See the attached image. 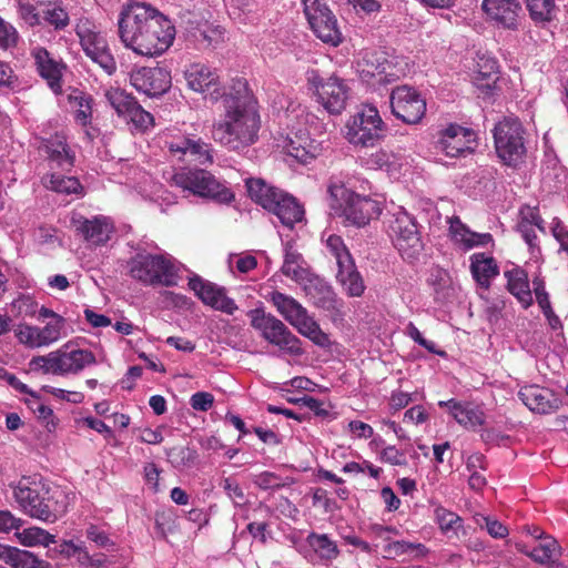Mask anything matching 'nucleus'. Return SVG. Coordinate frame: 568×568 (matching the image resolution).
I'll return each mask as SVG.
<instances>
[{"instance_id":"obj_30","label":"nucleus","mask_w":568,"mask_h":568,"mask_svg":"<svg viewBox=\"0 0 568 568\" xmlns=\"http://www.w3.org/2000/svg\"><path fill=\"white\" fill-rule=\"evenodd\" d=\"M292 130L296 131L294 136H288V142L285 145L287 155L303 164H307L322 153L323 148L320 142L311 139L307 133L296 129L294 125H292Z\"/></svg>"},{"instance_id":"obj_6","label":"nucleus","mask_w":568,"mask_h":568,"mask_svg":"<svg viewBox=\"0 0 568 568\" xmlns=\"http://www.w3.org/2000/svg\"><path fill=\"white\" fill-rule=\"evenodd\" d=\"M169 154L182 162H195L211 165L214 162V149L211 143L180 128L166 129L160 136Z\"/></svg>"},{"instance_id":"obj_60","label":"nucleus","mask_w":568,"mask_h":568,"mask_svg":"<svg viewBox=\"0 0 568 568\" xmlns=\"http://www.w3.org/2000/svg\"><path fill=\"white\" fill-rule=\"evenodd\" d=\"M18 11L20 18L30 27L37 26L40 22V17L37 12L36 6L30 0H19Z\"/></svg>"},{"instance_id":"obj_52","label":"nucleus","mask_w":568,"mask_h":568,"mask_svg":"<svg viewBox=\"0 0 568 568\" xmlns=\"http://www.w3.org/2000/svg\"><path fill=\"white\" fill-rule=\"evenodd\" d=\"M38 334L42 348L49 347L67 336V324L45 323L38 326Z\"/></svg>"},{"instance_id":"obj_56","label":"nucleus","mask_w":568,"mask_h":568,"mask_svg":"<svg viewBox=\"0 0 568 568\" xmlns=\"http://www.w3.org/2000/svg\"><path fill=\"white\" fill-rule=\"evenodd\" d=\"M124 120L140 132H145L154 125L153 115L145 111L138 102L131 108Z\"/></svg>"},{"instance_id":"obj_28","label":"nucleus","mask_w":568,"mask_h":568,"mask_svg":"<svg viewBox=\"0 0 568 568\" xmlns=\"http://www.w3.org/2000/svg\"><path fill=\"white\" fill-rule=\"evenodd\" d=\"M516 547L535 562L547 567L557 566L562 555L561 546L552 536L541 537L532 546L517 544Z\"/></svg>"},{"instance_id":"obj_37","label":"nucleus","mask_w":568,"mask_h":568,"mask_svg":"<svg viewBox=\"0 0 568 568\" xmlns=\"http://www.w3.org/2000/svg\"><path fill=\"white\" fill-rule=\"evenodd\" d=\"M544 221L539 215L536 206L523 205L519 210V220L517 224L518 232L521 234L525 242L534 247L536 245L535 229L545 232Z\"/></svg>"},{"instance_id":"obj_32","label":"nucleus","mask_w":568,"mask_h":568,"mask_svg":"<svg viewBox=\"0 0 568 568\" xmlns=\"http://www.w3.org/2000/svg\"><path fill=\"white\" fill-rule=\"evenodd\" d=\"M77 34L85 54L95 59L108 50L105 39L95 30V26L89 20H80L77 24Z\"/></svg>"},{"instance_id":"obj_49","label":"nucleus","mask_w":568,"mask_h":568,"mask_svg":"<svg viewBox=\"0 0 568 568\" xmlns=\"http://www.w3.org/2000/svg\"><path fill=\"white\" fill-rule=\"evenodd\" d=\"M104 97L116 114L123 119L130 112L131 108L138 102L135 98L119 88L106 89Z\"/></svg>"},{"instance_id":"obj_33","label":"nucleus","mask_w":568,"mask_h":568,"mask_svg":"<svg viewBox=\"0 0 568 568\" xmlns=\"http://www.w3.org/2000/svg\"><path fill=\"white\" fill-rule=\"evenodd\" d=\"M77 34L85 54L95 59L108 50L105 39L95 30V26L89 20H80L77 24Z\"/></svg>"},{"instance_id":"obj_63","label":"nucleus","mask_w":568,"mask_h":568,"mask_svg":"<svg viewBox=\"0 0 568 568\" xmlns=\"http://www.w3.org/2000/svg\"><path fill=\"white\" fill-rule=\"evenodd\" d=\"M253 483L264 490L275 489L284 486V484L282 483V478L271 471H263L258 475H255L253 478Z\"/></svg>"},{"instance_id":"obj_10","label":"nucleus","mask_w":568,"mask_h":568,"mask_svg":"<svg viewBox=\"0 0 568 568\" xmlns=\"http://www.w3.org/2000/svg\"><path fill=\"white\" fill-rule=\"evenodd\" d=\"M172 180L176 186L201 197L211 199L219 203H230L234 200V193L231 189L211 172L203 169L178 172Z\"/></svg>"},{"instance_id":"obj_50","label":"nucleus","mask_w":568,"mask_h":568,"mask_svg":"<svg viewBox=\"0 0 568 568\" xmlns=\"http://www.w3.org/2000/svg\"><path fill=\"white\" fill-rule=\"evenodd\" d=\"M16 536L20 544L27 547L49 546L55 542V537L40 527L26 528L17 531Z\"/></svg>"},{"instance_id":"obj_21","label":"nucleus","mask_w":568,"mask_h":568,"mask_svg":"<svg viewBox=\"0 0 568 568\" xmlns=\"http://www.w3.org/2000/svg\"><path fill=\"white\" fill-rule=\"evenodd\" d=\"M170 72L160 67L139 68L130 74L132 87L148 97H159L164 94L171 88Z\"/></svg>"},{"instance_id":"obj_29","label":"nucleus","mask_w":568,"mask_h":568,"mask_svg":"<svg viewBox=\"0 0 568 568\" xmlns=\"http://www.w3.org/2000/svg\"><path fill=\"white\" fill-rule=\"evenodd\" d=\"M449 235L456 246L464 251L475 247H487L494 244L490 233H477L471 231L458 216L448 220Z\"/></svg>"},{"instance_id":"obj_64","label":"nucleus","mask_w":568,"mask_h":568,"mask_svg":"<svg viewBox=\"0 0 568 568\" xmlns=\"http://www.w3.org/2000/svg\"><path fill=\"white\" fill-rule=\"evenodd\" d=\"M233 263L235 264L236 270L241 273H248L257 265L256 258L251 254H232L229 257L230 267H233Z\"/></svg>"},{"instance_id":"obj_41","label":"nucleus","mask_w":568,"mask_h":568,"mask_svg":"<svg viewBox=\"0 0 568 568\" xmlns=\"http://www.w3.org/2000/svg\"><path fill=\"white\" fill-rule=\"evenodd\" d=\"M306 542L317 559L325 564L332 562L339 555L336 542L326 534L311 532Z\"/></svg>"},{"instance_id":"obj_61","label":"nucleus","mask_w":568,"mask_h":568,"mask_svg":"<svg viewBox=\"0 0 568 568\" xmlns=\"http://www.w3.org/2000/svg\"><path fill=\"white\" fill-rule=\"evenodd\" d=\"M44 19L49 24L53 26L58 30L64 29L70 21L68 12L61 7L48 9L44 12Z\"/></svg>"},{"instance_id":"obj_46","label":"nucleus","mask_w":568,"mask_h":568,"mask_svg":"<svg viewBox=\"0 0 568 568\" xmlns=\"http://www.w3.org/2000/svg\"><path fill=\"white\" fill-rule=\"evenodd\" d=\"M428 284L433 287L435 300L444 302L450 298L455 288L449 274L443 268H434L428 277Z\"/></svg>"},{"instance_id":"obj_35","label":"nucleus","mask_w":568,"mask_h":568,"mask_svg":"<svg viewBox=\"0 0 568 568\" xmlns=\"http://www.w3.org/2000/svg\"><path fill=\"white\" fill-rule=\"evenodd\" d=\"M298 284L303 286L306 295L313 300L315 305L323 308L333 306L335 294L323 278L308 273L306 278L300 281Z\"/></svg>"},{"instance_id":"obj_51","label":"nucleus","mask_w":568,"mask_h":568,"mask_svg":"<svg viewBox=\"0 0 568 568\" xmlns=\"http://www.w3.org/2000/svg\"><path fill=\"white\" fill-rule=\"evenodd\" d=\"M224 34L222 27L207 22L200 24L194 32L195 39L206 48H214L224 42Z\"/></svg>"},{"instance_id":"obj_44","label":"nucleus","mask_w":568,"mask_h":568,"mask_svg":"<svg viewBox=\"0 0 568 568\" xmlns=\"http://www.w3.org/2000/svg\"><path fill=\"white\" fill-rule=\"evenodd\" d=\"M281 270L285 276L296 283L306 278V275L310 273L304 266L303 256L290 243L285 245L284 262Z\"/></svg>"},{"instance_id":"obj_12","label":"nucleus","mask_w":568,"mask_h":568,"mask_svg":"<svg viewBox=\"0 0 568 568\" xmlns=\"http://www.w3.org/2000/svg\"><path fill=\"white\" fill-rule=\"evenodd\" d=\"M495 148L507 165H516L526 153L524 128L516 118H504L494 129Z\"/></svg>"},{"instance_id":"obj_20","label":"nucleus","mask_w":568,"mask_h":568,"mask_svg":"<svg viewBox=\"0 0 568 568\" xmlns=\"http://www.w3.org/2000/svg\"><path fill=\"white\" fill-rule=\"evenodd\" d=\"M357 72L362 81L372 87L387 84L399 78L393 62L382 53H366L357 62Z\"/></svg>"},{"instance_id":"obj_54","label":"nucleus","mask_w":568,"mask_h":568,"mask_svg":"<svg viewBox=\"0 0 568 568\" xmlns=\"http://www.w3.org/2000/svg\"><path fill=\"white\" fill-rule=\"evenodd\" d=\"M168 460L175 468L192 467L197 459V454L190 447H173L166 452Z\"/></svg>"},{"instance_id":"obj_2","label":"nucleus","mask_w":568,"mask_h":568,"mask_svg":"<svg viewBox=\"0 0 568 568\" xmlns=\"http://www.w3.org/2000/svg\"><path fill=\"white\" fill-rule=\"evenodd\" d=\"M118 29L125 48L145 57L164 53L175 38L173 23L145 2H129L123 6Z\"/></svg>"},{"instance_id":"obj_7","label":"nucleus","mask_w":568,"mask_h":568,"mask_svg":"<svg viewBox=\"0 0 568 568\" xmlns=\"http://www.w3.org/2000/svg\"><path fill=\"white\" fill-rule=\"evenodd\" d=\"M268 300L275 306L277 312L292 325L300 334L310 338L314 344L326 347L329 345L328 335L325 334L316 321L308 315L307 310L295 298L274 291L270 293Z\"/></svg>"},{"instance_id":"obj_36","label":"nucleus","mask_w":568,"mask_h":568,"mask_svg":"<svg viewBox=\"0 0 568 568\" xmlns=\"http://www.w3.org/2000/svg\"><path fill=\"white\" fill-rule=\"evenodd\" d=\"M268 211L274 213L280 222L288 229H292L295 223L301 222L304 216V210L297 201L284 192Z\"/></svg>"},{"instance_id":"obj_48","label":"nucleus","mask_w":568,"mask_h":568,"mask_svg":"<svg viewBox=\"0 0 568 568\" xmlns=\"http://www.w3.org/2000/svg\"><path fill=\"white\" fill-rule=\"evenodd\" d=\"M69 103L77 123L88 125L92 119V98L83 92H75L69 95Z\"/></svg>"},{"instance_id":"obj_23","label":"nucleus","mask_w":568,"mask_h":568,"mask_svg":"<svg viewBox=\"0 0 568 568\" xmlns=\"http://www.w3.org/2000/svg\"><path fill=\"white\" fill-rule=\"evenodd\" d=\"M189 286L203 304L212 307L213 310L229 315H232L237 310V305L233 298L226 295L224 287L212 282L204 281L199 276L190 278Z\"/></svg>"},{"instance_id":"obj_38","label":"nucleus","mask_w":568,"mask_h":568,"mask_svg":"<svg viewBox=\"0 0 568 568\" xmlns=\"http://www.w3.org/2000/svg\"><path fill=\"white\" fill-rule=\"evenodd\" d=\"M470 271L475 281L486 288L491 278L499 273L495 260L485 253H475L470 256Z\"/></svg>"},{"instance_id":"obj_39","label":"nucleus","mask_w":568,"mask_h":568,"mask_svg":"<svg viewBox=\"0 0 568 568\" xmlns=\"http://www.w3.org/2000/svg\"><path fill=\"white\" fill-rule=\"evenodd\" d=\"M363 162L368 169L384 170L394 178L399 174L403 165L400 156L383 149L372 152L363 159Z\"/></svg>"},{"instance_id":"obj_31","label":"nucleus","mask_w":568,"mask_h":568,"mask_svg":"<svg viewBox=\"0 0 568 568\" xmlns=\"http://www.w3.org/2000/svg\"><path fill=\"white\" fill-rule=\"evenodd\" d=\"M438 405L447 408L454 419L465 428L476 429L485 423V414L478 406L455 399L440 400Z\"/></svg>"},{"instance_id":"obj_8","label":"nucleus","mask_w":568,"mask_h":568,"mask_svg":"<svg viewBox=\"0 0 568 568\" xmlns=\"http://www.w3.org/2000/svg\"><path fill=\"white\" fill-rule=\"evenodd\" d=\"M345 138L355 146H374L383 140L386 125L376 106L363 104L347 120Z\"/></svg>"},{"instance_id":"obj_3","label":"nucleus","mask_w":568,"mask_h":568,"mask_svg":"<svg viewBox=\"0 0 568 568\" xmlns=\"http://www.w3.org/2000/svg\"><path fill=\"white\" fill-rule=\"evenodd\" d=\"M328 195L331 210L347 224L363 227L381 214L377 201L354 193L342 182H331Z\"/></svg>"},{"instance_id":"obj_5","label":"nucleus","mask_w":568,"mask_h":568,"mask_svg":"<svg viewBox=\"0 0 568 568\" xmlns=\"http://www.w3.org/2000/svg\"><path fill=\"white\" fill-rule=\"evenodd\" d=\"M128 267L131 277L144 285L173 286L178 281L179 266L169 254L139 253Z\"/></svg>"},{"instance_id":"obj_24","label":"nucleus","mask_w":568,"mask_h":568,"mask_svg":"<svg viewBox=\"0 0 568 568\" xmlns=\"http://www.w3.org/2000/svg\"><path fill=\"white\" fill-rule=\"evenodd\" d=\"M37 148L52 166L70 171L74 165V152L69 146L65 135L61 132H57L49 138H40Z\"/></svg>"},{"instance_id":"obj_47","label":"nucleus","mask_w":568,"mask_h":568,"mask_svg":"<svg viewBox=\"0 0 568 568\" xmlns=\"http://www.w3.org/2000/svg\"><path fill=\"white\" fill-rule=\"evenodd\" d=\"M0 559L13 568H36V557L27 550H21L4 544H0Z\"/></svg>"},{"instance_id":"obj_57","label":"nucleus","mask_w":568,"mask_h":568,"mask_svg":"<svg viewBox=\"0 0 568 568\" xmlns=\"http://www.w3.org/2000/svg\"><path fill=\"white\" fill-rule=\"evenodd\" d=\"M325 244L329 254L336 260L337 266L354 260L339 235L329 234L325 240Z\"/></svg>"},{"instance_id":"obj_62","label":"nucleus","mask_w":568,"mask_h":568,"mask_svg":"<svg viewBox=\"0 0 568 568\" xmlns=\"http://www.w3.org/2000/svg\"><path fill=\"white\" fill-rule=\"evenodd\" d=\"M174 528V515L171 511H158L155 514L156 534L165 538Z\"/></svg>"},{"instance_id":"obj_19","label":"nucleus","mask_w":568,"mask_h":568,"mask_svg":"<svg viewBox=\"0 0 568 568\" xmlns=\"http://www.w3.org/2000/svg\"><path fill=\"white\" fill-rule=\"evenodd\" d=\"M71 225L78 235H81L85 242L94 246L105 245L115 231L113 221L105 215L87 219L81 214L73 213Z\"/></svg>"},{"instance_id":"obj_13","label":"nucleus","mask_w":568,"mask_h":568,"mask_svg":"<svg viewBox=\"0 0 568 568\" xmlns=\"http://www.w3.org/2000/svg\"><path fill=\"white\" fill-rule=\"evenodd\" d=\"M304 13L314 34L324 43L337 47L343 34L329 7L321 0H303Z\"/></svg>"},{"instance_id":"obj_18","label":"nucleus","mask_w":568,"mask_h":568,"mask_svg":"<svg viewBox=\"0 0 568 568\" xmlns=\"http://www.w3.org/2000/svg\"><path fill=\"white\" fill-rule=\"evenodd\" d=\"M73 498V493L67 488L47 483L40 505H38V508L33 511L36 519L45 523H55L67 514Z\"/></svg>"},{"instance_id":"obj_25","label":"nucleus","mask_w":568,"mask_h":568,"mask_svg":"<svg viewBox=\"0 0 568 568\" xmlns=\"http://www.w3.org/2000/svg\"><path fill=\"white\" fill-rule=\"evenodd\" d=\"M31 55L39 75L47 82L53 93L60 94L65 64L42 47L33 48Z\"/></svg>"},{"instance_id":"obj_53","label":"nucleus","mask_w":568,"mask_h":568,"mask_svg":"<svg viewBox=\"0 0 568 568\" xmlns=\"http://www.w3.org/2000/svg\"><path fill=\"white\" fill-rule=\"evenodd\" d=\"M434 515L439 529L446 535L450 532L457 535V530L462 528V518L442 506L435 508Z\"/></svg>"},{"instance_id":"obj_4","label":"nucleus","mask_w":568,"mask_h":568,"mask_svg":"<svg viewBox=\"0 0 568 568\" xmlns=\"http://www.w3.org/2000/svg\"><path fill=\"white\" fill-rule=\"evenodd\" d=\"M95 362V356L91 351L68 342L45 355L32 357L29 366L33 372L64 376L77 375L85 367L94 365Z\"/></svg>"},{"instance_id":"obj_22","label":"nucleus","mask_w":568,"mask_h":568,"mask_svg":"<svg viewBox=\"0 0 568 568\" xmlns=\"http://www.w3.org/2000/svg\"><path fill=\"white\" fill-rule=\"evenodd\" d=\"M481 9L493 24L517 30L523 14L519 0H483Z\"/></svg>"},{"instance_id":"obj_26","label":"nucleus","mask_w":568,"mask_h":568,"mask_svg":"<svg viewBox=\"0 0 568 568\" xmlns=\"http://www.w3.org/2000/svg\"><path fill=\"white\" fill-rule=\"evenodd\" d=\"M47 481L37 476L22 477L17 483L10 484L13 498L21 509L32 518H36L34 509L40 505L42 493Z\"/></svg>"},{"instance_id":"obj_11","label":"nucleus","mask_w":568,"mask_h":568,"mask_svg":"<svg viewBox=\"0 0 568 568\" xmlns=\"http://www.w3.org/2000/svg\"><path fill=\"white\" fill-rule=\"evenodd\" d=\"M389 235L400 255L408 261L415 260L424 248L416 219L399 209L389 221Z\"/></svg>"},{"instance_id":"obj_59","label":"nucleus","mask_w":568,"mask_h":568,"mask_svg":"<svg viewBox=\"0 0 568 568\" xmlns=\"http://www.w3.org/2000/svg\"><path fill=\"white\" fill-rule=\"evenodd\" d=\"M60 554L73 559L77 564L81 560H88L89 552L83 546V541L65 540L60 545Z\"/></svg>"},{"instance_id":"obj_45","label":"nucleus","mask_w":568,"mask_h":568,"mask_svg":"<svg viewBox=\"0 0 568 568\" xmlns=\"http://www.w3.org/2000/svg\"><path fill=\"white\" fill-rule=\"evenodd\" d=\"M42 183L47 189L58 193L83 195V186L73 176H62L53 173L44 176Z\"/></svg>"},{"instance_id":"obj_15","label":"nucleus","mask_w":568,"mask_h":568,"mask_svg":"<svg viewBox=\"0 0 568 568\" xmlns=\"http://www.w3.org/2000/svg\"><path fill=\"white\" fill-rule=\"evenodd\" d=\"M389 100L393 114L407 124H416L425 115L426 101L412 87L400 85L393 89Z\"/></svg>"},{"instance_id":"obj_1","label":"nucleus","mask_w":568,"mask_h":568,"mask_svg":"<svg viewBox=\"0 0 568 568\" xmlns=\"http://www.w3.org/2000/svg\"><path fill=\"white\" fill-rule=\"evenodd\" d=\"M219 111V119L212 124V138L217 144L229 151L242 152L257 142L261 116L245 81L237 80L230 88Z\"/></svg>"},{"instance_id":"obj_16","label":"nucleus","mask_w":568,"mask_h":568,"mask_svg":"<svg viewBox=\"0 0 568 568\" xmlns=\"http://www.w3.org/2000/svg\"><path fill=\"white\" fill-rule=\"evenodd\" d=\"M185 80L191 90L205 94L212 102H222L224 94L230 92V88L221 87L216 70L203 63H192L185 70Z\"/></svg>"},{"instance_id":"obj_34","label":"nucleus","mask_w":568,"mask_h":568,"mask_svg":"<svg viewBox=\"0 0 568 568\" xmlns=\"http://www.w3.org/2000/svg\"><path fill=\"white\" fill-rule=\"evenodd\" d=\"M336 281L351 297L362 296L366 288L354 260L337 266Z\"/></svg>"},{"instance_id":"obj_58","label":"nucleus","mask_w":568,"mask_h":568,"mask_svg":"<svg viewBox=\"0 0 568 568\" xmlns=\"http://www.w3.org/2000/svg\"><path fill=\"white\" fill-rule=\"evenodd\" d=\"M530 16L536 21H548L555 9L554 0H525Z\"/></svg>"},{"instance_id":"obj_55","label":"nucleus","mask_w":568,"mask_h":568,"mask_svg":"<svg viewBox=\"0 0 568 568\" xmlns=\"http://www.w3.org/2000/svg\"><path fill=\"white\" fill-rule=\"evenodd\" d=\"M13 332L19 344L23 345L24 347L31 349L42 348L37 325L19 323L16 325Z\"/></svg>"},{"instance_id":"obj_43","label":"nucleus","mask_w":568,"mask_h":568,"mask_svg":"<svg viewBox=\"0 0 568 568\" xmlns=\"http://www.w3.org/2000/svg\"><path fill=\"white\" fill-rule=\"evenodd\" d=\"M498 63L490 57H478L473 80L478 88L491 89L498 79Z\"/></svg>"},{"instance_id":"obj_9","label":"nucleus","mask_w":568,"mask_h":568,"mask_svg":"<svg viewBox=\"0 0 568 568\" xmlns=\"http://www.w3.org/2000/svg\"><path fill=\"white\" fill-rule=\"evenodd\" d=\"M247 316L251 326L258 331L261 336L270 344L293 356L303 353L298 337L274 315L265 313L262 308H254L247 313Z\"/></svg>"},{"instance_id":"obj_14","label":"nucleus","mask_w":568,"mask_h":568,"mask_svg":"<svg viewBox=\"0 0 568 568\" xmlns=\"http://www.w3.org/2000/svg\"><path fill=\"white\" fill-rule=\"evenodd\" d=\"M307 81L315 91L317 101L328 113L339 114L345 110L349 88L343 79L336 75L323 78L317 71H311Z\"/></svg>"},{"instance_id":"obj_42","label":"nucleus","mask_w":568,"mask_h":568,"mask_svg":"<svg viewBox=\"0 0 568 568\" xmlns=\"http://www.w3.org/2000/svg\"><path fill=\"white\" fill-rule=\"evenodd\" d=\"M508 280L509 292L517 297L524 307H528L532 303V296L528 284L527 274L520 270L515 268L505 273Z\"/></svg>"},{"instance_id":"obj_40","label":"nucleus","mask_w":568,"mask_h":568,"mask_svg":"<svg viewBox=\"0 0 568 568\" xmlns=\"http://www.w3.org/2000/svg\"><path fill=\"white\" fill-rule=\"evenodd\" d=\"M246 187L250 197L267 211L274 206V202L283 193V191L267 184L262 179L246 180Z\"/></svg>"},{"instance_id":"obj_17","label":"nucleus","mask_w":568,"mask_h":568,"mask_svg":"<svg viewBox=\"0 0 568 568\" xmlns=\"http://www.w3.org/2000/svg\"><path fill=\"white\" fill-rule=\"evenodd\" d=\"M476 146V133L458 124H449L442 130L436 142V149L449 158L465 156Z\"/></svg>"},{"instance_id":"obj_27","label":"nucleus","mask_w":568,"mask_h":568,"mask_svg":"<svg viewBox=\"0 0 568 568\" xmlns=\"http://www.w3.org/2000/svg\"><path fill=\"white\" fill-rule=\"evenodd\" d=\"M518 396L531 412L541 415L556 413L561 406L560 398L554 392L537 385L523 387Z\"/></svg>"}]
</instances>
